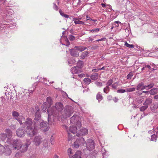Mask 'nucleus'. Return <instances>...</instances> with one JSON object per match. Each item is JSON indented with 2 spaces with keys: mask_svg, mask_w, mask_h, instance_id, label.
I'll return each instance as SVG.
<instances>
[{
  "mask_svg": "<svg viewBox=\"0 0 158 158\" xmlns=\"http://www.w3.org/2000/svg\"><path fill=\"white\" fill-rule=\"evenodd\" d=\"M41 111L38 109L36 110L35 114V117L33 120L34 124L35 127V129L40 123V127L41 130L44 132L48 131L49 129L48 124L41 120L40 115Z\"/></svg>",
  "mask_w": 158,
  "mask_h": 158,
  "instance_id": "f257e3e1",
  "label": "nucleus"
},
{
  "mask_svg": "<svg viewBox=\"0 0 158 158\" xmlns=\"http://www.w3.org/2000/svg\"><path fill=\"white\" fill-rule=\"evenodd\" d=\"M63 108L62 104L60 102L56 103L54 106H52L50 109H48L47 113L48 114V121H49L51 119V116L60 117V115Z\"/></svg>",
  "mask_w": 158,
  "mask_h": 158,
  "instance_id": "f03ea898",
  "label": "nucleus"
},
{
  "mask_svg": "<svg viewBox=\"0 0 158 158\" xmlns=\"http://www.w3.org/2000/svg\"><path fill=\"white\" fill-rule=\"evenodd\" d=\"M32 119L30 118H27L24 123V126L26 127V132L28 136L29 137H32L35 135L37 132L35 125L34 128L33 129L32 126Z\"/></svg>",
  "mask_w": 158,
  "mask_h": 158,
  "instance_id": "7ed1b4c3",
  "label": "nucleus"
},
{
  "mask_svg": "<svg viewBox=\"0 0 158 158\" xmlns=\"http://www.w3.org/2000/svg\"><path fill=\"white\" fill-rule=\"evenodd\" d=\"M79 116L76 114H74L70 118V122L71 124L75 125L78 127H80L81 126V122L79 120Z\"/></svg>",
  "mask_w": 158,
  "mask_h": 158,
  "instance_id": "20e7f679",
  "label": "nucleus"
},
{
  "mask_svg": "<svg viewBox=\"0 0 158 158\" xmlns=\"http://www.w3.org/2000/svg\"><path fill=\"white\" fill-rule=\"evenodd\" d=\"M73 111L71 109V107H66L64 110L62 111L60 115L61 114L63 118H66L70 117L73 114Z\"/></svg>",
  "mask_w": 158,
  "mask_h": 158,
  "instance_id": "39448f33",
  "label": "nucleus"
},
{
  "mask_svg": "<svg viewBox=\"0 0 158 158\" xmlns=\"http://www.w3.org/2000/svg\"><path fill=\"white\" fill-rule=\"evenodd\" d=\"M85 142L83 137L79 138L77 139L75 142L74 143V148H77L80 146L84 145Z\"/></svg>",
  "mask_w": 158,
  "mask_h": 158,
  "instance_id": "423d86ee",
  "label": "nucleus"
},
{
  "mask_svg": "<svg viewBox=\"0 0 158 158\" xmlns=\"http://www.w3.org/2000/svg\"><path fill=\"white\" fill-rule=\"evenodd\" d=\"M31 143V141L30 139L27 140V142L25 144H22L20 146V151L22 152H24L26 151L28 149L29 146Z\"/></svg>",
  "mask_w": 158,
  "mask_h": 158,
  "instance_id": "0eeeda50",
  "label": "nucleus"
},
{
  "mask_svg": "<svg viewBox=\"0 0 158 158\" xmlns=\"http://www.w3.org/2000/svg\"><path fill=\"white\" fill-rule=\"evenodd\" d=\"M87 149L89 151L92 150L95 148V143L94 141L91 139H89L86 143Z\"/></svg>",
  "mask_w": 158,
  "mask_h": 158,
  "instance_id": "6e6552de",
  "label": "nucleus"
},
{
  "mask_svg": "<svg viewBox=\"0 0 158 158\" xmlns=\"http://www.w3.org/2000/svg\"><path fill=\"white\" fill-rule=\"evenodd\" d=\"M22 143L20 140L14 139L12 142V146L15 149L19 150L20 149V146L21 145Z\"/></svg>",
  "mask_w": 158,
  "mask_h": 158,
  "instance_id": "1a4fd4ad",
  "label": "nucleus"
},
{
  "mask_svg": "<svg viewBox=\"0 0 158 158\" xmlns=\"http://www.w3.org/2000/svg\"><path fill=\"white\" fill-rule=\"evenodd\" d=\"M88 133V130L85 128H82L78 131L77 135V136H82L86 135Z\"/></svg>",
  "mask_w": 158,
  "mask_h": 158,
  "instance_id": "9d476101",
  "label": "nucleus"
},
{
  "mask_svg": "<svg viewBox=\"0 0 158 158\" xmlns=\"http://www.w3.org/2000/svg\"><path fill=\"white\" fill-rule=\"evenodd\" d=\"M9 145H7L4 147V150H3V153L6 156L10 155L11 153V151Z\"/></svg>",
  "mask_w": 158,
  "mask_h": 158,
  "instance_id": "9b49d317",
  "label": "nucleus"
},
{
  "mask_svg": "<svg viewBox=\"0 0 158 158\" xmlns=\"http://www.w3.org/2000/svg\"><path fill=\"white\" fill-rule=\"evenodd\" d=\"M17 135L19 137H23L25 135V131L24 128H20L16 131Z\"/></svg>",
  "mask_w": 158,
  "mask_h": 158,
  "instance_id": "f8f14e48",
  "label": "nucleus"
},
{
  "mask_svg": "<svg viewBox=\"0 0 158 158\" xmlns=\"http://www.w3.org/2000/svg\"><path fill=\"white\" fill-rule=\"evenodd\" d=\"M42 138L40 136H35L34 139V142L36 146L39 145L42 142Z\"/></svg>",
  "mask_w": 158,
  "mask_h": 158,
  "instance_id": "ddd939ff",
  "label": "nucleus"
},
{
  "mask_svg": "<svg viewBox=\"0 0 158 158\" xmlns=\"http://www.w3.org/2000/svg\"><path fill=\"white\" fill-rule=\"evenodd\" d=\"M71 55L74 57H77L79 56V53L76 49H72L70 50Z\"/></svg>",
  "mask_w": 158,
  "mask_h": 158,
  "instance_id": "4468645a",
  "label": "nucleus"
},
{
  "mask_svg": "<svg viewBox=\"0 0 158 158\" xmlns=\"http://www.w3.org/2000/svg\"><path fill=\"white\" fill-rule=\"evenodd\" d=\"M101 152L103 158H107L109 155V152L104 148H102Z\"/></svg>",
  "mask_w": 158,
  "mask_h": 158,
  "instance_id": "2eb2a0df",
  "label": "nucleus"
},
{
  "mask_svg": "<svg viewBox=\"0 0 158 158\" xmlns=\"http://www.w3.org/2000/svg\"><path fill=\"white\" fill-rule=\"evenodd\" d=\"M71 71L73 74L78 73L80 72L79 68L76 66L73 67L71 69Z\"/></svg>",
  "mask_w": 158,
  "mask_h": 158,
  "instance_id": "dca6fc26",
  "label": "nucleus"
},
{
  "mask_svg": "<svg viewBox=\"0 0 158 158\" xmlns=\"http://www.w3.org/2000/svg\"><path fill=\"white\" fill-rule=\"evenodd\" d=\"M77 127L70 126L69 129V131L73 134H75L77 132Z\"/></svg>",
  "mask_w": 158,
  "mask_h": 158,
  "instance_id": "f3484780",
  "label": "nucleus"
},
{
  "mask_svg": "<svg viewBox=\"0 0 158 158\" xmlns=\"http://www.w3.org/2000/svg\"><path fill=\"white\" fill-rule=\"evenodd\" d=\"M5 132L6 135H7V139H9L12 136V131L9 129H6L5 130Z\"/></svg>",
  "mask_w": 158,
  "mask_h": 158,
  "instance_id": "a211bd4d",
  "label": "nucleus"
},
{
  "mask_svg": "<svg viewBox=\"0 0 158 158\" xmlns=\"http://www.w3.org/2000/svg\"><path fill=\"white\" fill-rule=\"evenodd\" d=\"M15 119L17 120L19 123L20 125L22 124V121L25 119V118L22 116H19V117H17L15 118Z\"/></svg>",
  "mask_w": 158,
  "mask_h": 158,
  "instance_id": "6ab92c4d",
  "label": "nucleus"
},
{
  "mask_svg": "<svg viewBox=\"0 0 158 158\" xmlns=\"http://www.w3.org/2000/svg\"><path fill=\"white\" fill-rule=\"evenodd\" d=\"M73 21H74V23L75 24H80L85 25V23L84 22L81 20H77V19L76 18L74 17L73 18Z\"/></svg>",
  "mask_w": 158,
  "mask_h": 158,
  "instance_id": "aec40b11",
  "label": "nucleus"
},
{
  "mask_svg": "<svg viewBox=\"0 0 158 158\" xmlns=\"http://www.w3.org/2000/svg\"><path fill=\"white\" fill-rule=\"evenodd\" d=\"M152 100L151 98H147L146 99L143 104L148 106V105H149L152 103Z\"/></svg>",
  "mask_w": 158,
  "mask_h": 158,
  "instance_id": "412c9836",
  "label": "nucleus"
},
{
  "mask_svg": "<svg viewBox=\"0 0 158 158\" xmlns=\"http://www.w3.org/2000/svg\"><path fill=\"white\" fill-rule=\"evenodd\" d=\"M158 91V88H153L150 90V94L154 95L156 94Z\"/></svg>",
  "mask_w": 158,
  "mask_h": 158,
  "instance_id": "4be33fe9",
  "label": "nucleus"
},
{
  "mask_svg": "<svg viewBox=\"0 0 158 158\" xmlns=\"http://www.w3.org/2000/svg\"><path fill=\"white\" fill-rule=\"evenodd\" d=\"M75 48L77 51H79L81 52L84 51L87 49V48L86 47L81 46H75Z\"/></svg>",
  "mask_w": 158,
  "mask_h": 158,
  "instance_id": "5701e85b",
  "label": "nucleus"
},
{
  "mask_svg": "<svg viewBox=\"0 0 158 158\" xmlns=\"http://www.w3.org/2000/svg\"><path fill=\"white\" fill-rule=\"evenodd\" d=\"M81 152L80 151H77L73 156V158H81Z\"/></svg>",
  "mask_w": 158,
  "mask_h": 158,
  "instance_id": "b1692460",
  "label": "nucleus"
},
{
  "mask_svg": "<svg viewBox=\"0 0 158 158\" xmlns=\"http://www.w3.org/2000/svg\"><path fill=\"white\" fill-rule=\"evenodd\" d=\"M98 73H94L93 74L90 76V78L92 80H95L98 78Z\"/></svg>",
  "mask_w": 158,
  "mask_h": 158,
  "instance_id": "393cba45",
  "label": "nucleus"
},
{
  "mask_svg": "<svg viewBox=\"0 0 158 158\" xmlns=\"http://www.w3.org/2000/svg\"><path fill=\"white\" fill-rule=\"evenodd\" d=\"M37 85V82H35L33 85L32 87L30 88L28 90V91H29V92L30 93H32L33 92V91H34Z\"/></svg>",
  "mask_w": 158,
  "mask_h": 158,
  "instance_id": "a878e982",
  "label": "nucleus"
},
{
  "mask_svg": "<svg viewBox=\"0 0 158 158\" xmlns=\"http://www.w3.org/2000/svg\"><path fill=\"white\" fill-rule=\"evenodd\" d=\"M89 54V52L87 51H85L83 52L81 56V58L82 59H84Z\"/></svg>",
  "mask_w": 158,
  "mask_h": 158,
  "instance_id": "bb28decb",
  "label": "nucleus"
},
{
  "mask_svg": "<svg viewBox=\"0 0 158 158\" xmlns=\"http://www.w3.org/2000/svg\"><path fill=\"white\" fill-rule=\"evenodd\" d=\"M103 98L102 95L100 94V92H98L96 95V98L99 102L102 100Z\"/></svg>",
  "mask_w": 158,
  "mask_h": 158,
  "instance_id": "cd10ccee",
  "label": "nucleus"
},
{
  "mask_svg": "<svg viewBox=\"0 0 158 158\" xmlns=\"http://www.w3.org/2000/svg\"><path fill=\"white\" fill-rule=\"evenodd\" d=\"M143 85V82H141L138 84L137 86V89L138 90H142V87Z\"/></svg>",
  "mask_w": 158,
  "mask_h": 158,
  "instance_id": "c85d7f7f",
  "label": "nucleus"
},
{
  "mask_svg": "<svg viewBox=\"0 0 158 158\" xmlns=\"http://www.w3.org/2000/svg\"><path fill=\"white\" fill-rule=\"evenodd\" d=\"M42 110L43 111L46 112V110L48 108V105L46 102L44 103L41 106Z\"/></svg>",
  "mask_w": 158,
  "mask_h": 158,
  "instance_id": "c756f323",
  "label": "nucleus"
},
{
  "mask_svg": "<svg viewBox=\"0 0 158 158\" xmlns=\"http://www.w3.org/2000/svg\"><path fill=\"white\" fill-rule=\"evenodd\" d=\"M7 137V135L6 134L2 133L0 134V139L2 141L4 140Z\"/></svg>",
  "mask_w": 158,
  "mask_h": 158,
  "instance_id": "7c9ffc66",
  "label": "nucleus"
},
{
  "mask_svg": "<svg viewBox=\"0 0 158 158\" xmlns=\"http://www.w3.org/2000/svg\"><path fill=\"white\" fill-rule=\"evenodd\" d=\"M83 65V62L82 61L79 60L77 63V67L79 69H81Z\"/></svg>",
  "mask_w": 158,
  "mask_h": 158,
  "instance_id": "2f4dec72",
  "label": "nucleus"
},
{
  "mask_svg": "<svg viewBox=\"0 0 158 158\" xmlns=\"http://www.w3.org/2000/svg\"><path fill=\"white\" fill-rule=\"evenodd\" d=\"M158 108V104H155L152 105L151 106V108L152 110H155Z\"/></svg>",
  "mask_w": 158,
  "mask_h": 158,
  "instance_id": "473e14b6",
  "label": "nucleus"
},
{
  "mask_svg": "<svg viewBox=\"0 0 158 158\" xmlns=\"http://www.w3.org/2000/svg\"><path fill=\"white\" fill-rule=\"evenodd\" d=\"M113 82V79H110L108 80L106 84V86L109 87L111 85Z\"/></svg>",
  "mask_w": 158,
  "mask_h": 158,
  "instance_id": "72a5a7b5",
  "label": "nucleus"
},
{
  "mask_svg": "<svg viewBox=\"0 0 158 158\" xmlns=\"http://www.w3.org/2000/svg\"><path fill=\"white\" fill-rule=\"evenodd\" d=\"M59 12L60 14V15L63 17H64L65 18H69V15L64 14V13L63 12H62L61 10H59Z\"/></svg>",
  "mask_w": 158,
  "mask_h": 158,
  "instance_id": "f704fd0d",
  "label": "nucleus"
},
{
  "mask_svg": "<svg viewBox=\"0 0 158 158\" xmlns=\"http://www.w3.org/2000/svg\"><path fill=\"white\" fill-rule=\"evenodd\" d=\"M46 101L49 106H51L52 103V100L51 98L48 97L47 98Z\"/></svg>",
  "mask_w": 158,
  "mask_h": 158,
  "instance_id": "c9c22d12",
  "label": "nucleus"
},
{
  "mask_svg": "<svg viewBox=\"0 0 158 158\" xmlns=\"http://www.w3.org/2000/svg\"><path fill=\"white\" fill-rule=\"evenodd\" d=\"M67 130L68 134V140L69 141L72 140L73 139V137L70 134L68 129H67Z\"/></svg>",
  "mask_w": 158,
  "mask_h": 158,
  "instance_id": "e433bc0d",
  "label": "nucleus"
},
{
  "mask_svg": "<svg viewBox=\"0 0 158 158\" xmlns=\"http://www.w3.org/2000/svg\"><path fill=\"white\" fill-rule=\"evenodd\" d=\"M110 91V88L109 87L106 86L103 89L104 92L106 93L107 94Z\"/></svg>",
  "mask_w": 158,
  "mask_h": 158,
  "instance_id": "4c0bfd02",
  "label": "nucleus"
},
{
  "mask_svg": "<svg viewBox=\"0 0 158 158\" xmlns=\"http://www.w3.org/2000/svg\"><path fill=\"white\" fill-rule=\"evenodd\" d=\"M124 45L129 48H133L134 47V45L129 44L127 42H125Z\"/></svg>",
  "mask_w": 158,
  "mask_h": 158,
  "instance_id": "58836bf2",
  "label": "nucleus"
},
{
  "mask_svg": "<svg viewBox=\"0 0 158 158\" xmlns=\"http://www.w3.org/2000/svg\"><path fill=\"white\" fill-rule=\"evenodd\" d=\"M135 87L127 88L126 89V92H128L135 91Z\"/></svg>",
  "mask_w": 158,
  "mask_h": 158,
  "instance_id": "ea45409f",
  "label": "nucleus"
},
{
  "mask_svg": "<svg viewBox=\"0 0 158 158\" xmlns=\"http://www.w3.org/2000/svg\"><path fill=\"white\" fill-rule=\"evenodd\" d=\"M12 115L13 117L15 118L17 117H19V114L16 111H13L12 112Z\"/></svg>",
  "mask_w": 158,
  "mask_h": 158,
  "instance_id": "a19ab883",
  "label": "nucleus"
},
{
  "mask_svg": "<svg viewBox=\"0 0 158 158\" xmlns=\"http://www.w3.org/2000/svg\"><path fill=\"white\" fill-rule=\"evenodd\" d=\"M144 106H141L140 108V110L141 111H143L146 109L148 107V106L146 105H143Z\"/></svg>",
  "mask_w": 158,
  "mask_h": 158,
  "instance_id": "79ce46f5",
  "label": "nucleus"
},
{
  "mask_svg": "<svg viewBox=\"0 0 158 158\" xmlns=\"http://www.w3.org/2000/svg\"><path fill=\"white\" fill-rule=\"evenodd\" d=\"M156 137H157L156 136V135H155V134L152 135L151 136V140L152 141H156Z\"/></svg>",
  "mask_w": 158,
  "mask_h": 158,
  "instance_id": "37998d69",
  "label": "nucleus"
},
{
  "mask_svg": "<svg viewBox=\"0 0 158 158\" xmlns=\"http://www.w3.org/2000/svg\"><path fill=\"white\" fill-rule=\"evenodd\" d=\"M120 23V22L118 21H117L114 22L112 23V25L113 26V27H117L118 26V23Z\"/></svg>",
  "mask_w": 158,
  "mask_h": 158,
  "instance_id": "c03bdc74",
  "label": "nucleus"
},
{
  "mask_svg": "<svg viewBox=\"0 0 158 158\" xmlns=\"http://www.w3.org/2000/svg\"><path fill=\"white\" fill-rule=\"evenodd\" d=\"M83 81L87 84H89L91 81V80L88 78H84Z\"/></svg>",
  "mask_w": 158,
  "mask_h": 158,
  "instance_id": "a18cd8bd",
  "label": "nucleus"
},
{
  "mask_svg": "<svg viewBox=\"0 0 158 158\" xmlns=\"http://www.w3.org/2000/svg\"><path fill=\"white\" fill-rule=\"evenodd\" d=\"M126 92V90L121 89H118L117 91V93H123Z\"/></svg>",
  "mask_w": 158,
  "mask_h": 158,
  "instance_id": "49530a36",
  "label": "nucleus"
},
{
  "mask_svg": "<svg viewBox=\"0 0 158 158\" xmlns=\"http://www.w3.org/2000/svg\"><path fill=\"white\" fill-rule=\"evenodd\" d=\"M100 30L99 28H95L90 30V31L93 33H95L96 32H98Z\"/></svg>",
  "mask_w": 158,
  "mask_h": 158,
  "instance_id": "de8ad7c7",
  "label": "nucleus"
},
{
  "mask_svg": "<svg viewBox=\"0 0 158 158\" xmlns=\"http://www.w3.org/2000/svg\"><path fill=\"white\" fill-rule=\"evenodd\" d=\"M4 147L0 144V155L2 154L3 153V150H4Z\"/></svg>",
  "mask_w": 158,
  "mask_h": 158,
  "instance_id": "09e8293b",
  "label": "nucleus"
},
{
  "mask_svg": "<svg viewBox=\"0 0 158 158\" xmlns=\"http://www.w3.org/2000/svg\"><path fill=\"white\" fill-rule=\"evenodd\" d=\"M154 85V84L153 83H151L150 84L147 85L148 89H149L152 88Z\"/></svg>",
  "mask_w": 158,
  "mask_h": 158,
  "instance_id": "8fccbe9b",
  "label": "nucleus"
},
{
  "mask_svg": "<svg viewBox=\"0 0 158 158\" xmlns=\"http://www.w3.org/2000/svg\"><path fill=\"white\" fill-rule=\"evenodd\" d=\"M75 39V37L74 36L71 35H69V39L70 40L73 41Z\"/></svg>",
  "mask_w": 158,
  "mask_h": 158,
  "instance_id": "3c124183",
  "label": "nucleus"
},
{
  "mask_svg": "<svg viewBox=\"0 0 158 158\" xmlns=\"http://www.w3.org/2000/svg\"><path fill=\"white\" fill-rule=\"evenodd\" d=\"M53 9L56 10V11H57L58 10V7L57 6H56V4L55 3H53Z\"/></svg>",
  "mask_w": 158,
  "mask_h": 158,
  "instance_id": "603ef678",
  "label": "nucleus"
},
{
  "mask_svg": "<svg viewBox=\"0 0 158 158\" xmlns=\"http://www.w3.org/2000/svg\"><path fill=\"white\" fill-rule=\"evenodd\" d=\"M96 85L98 87H101L102 85V83L100 82H95Z\"/></svg>",
  "mask_w": 158,
  "mask_h": 158,
  "instance_id": "864d4df0",
  "label": "nucleus"
},
{
  "mask_svg": "<svg viewBox=\"0 0 158 158\" xmlns=\"http://www.w3.org/2000/svg\"><path fill=\"white\" fill-rule=\"evenodd\" d=\"M68 153L69 156H70V155H71L72 153V149L70 148H69L68 150Z\"/></svg>",
  "mask_w": 158,
  "mask_h": 158,
  "instance_id": "5fc2aeb1",
  "label": "nucleus"
},
{
  "mask_svg": "<svg viewBox=\"0 0 158 158\" xmlns=\"http://www.w3.org/2000/svg\"><path fill=\"white\" fill-rule=\"evenodd\" d=\"M133 76V75L132 73H129V74L127 76V79H131V78Z\"/></svg>",
  "mask_w": 158,
  "mask_h": 158,
  "instance_id": "6e6d98bb",
  "label": "nucleus"
},
{
  "mask_svg": "<svg viewBox=\"0 0 158 158\" xmlns=\"http://www.w3.org/2000/svg\"><path fill=\"white\" fill-rule=\"evenodd\" d=\"M111 87L112 89H116L117 87V86L114 83L112 84L111 85Z\"/></svg>",
  "mask_w": 158,
  "mask_h": 158,
  "instance_id": "4d7b16f0",
  "label": "nucleus"
},
{
  "mask_svg": "<svg viewBox=\"0 0 158 158\" xmlns=\"http://www.w3.org/2000/svg\"><path fill=\"white\" fill-rule=\"evenodd\" d=\"M99 70V69H93L92 70V72H98Z\"/></svg>",
  "mask_w": 158,
  "mask_h": 158,
  "instance_id": "13d9d810",
  "label": "nucleus"
},
{
  "mask_svg": "<svg viewBox=\"0 0 158 158\" xmlns=\"http://www.w3.org/2000/svg\"><path fill=\"white\" fill-rule=\"evenodd\" d=\"M88 39V41L89 42L92 41H93L94 40V39H93L91 37H89V38Z\"/></svg>",
  "mask_w": 158,
  "mask_h": 158,
  "instance_id": "bf43d9fd",
  "label": "nucleus"
},
{
  "mask_svg": "<svg viewBox=\"0 0 158 158\" xmlns=\"http://www.w3.org/2000/svg\"><path fill=\"white\" fill-rule=\"evenodd\" d=\"M75 62V60H73L72 62H70L69 61H68V64L70 66H71V65L70 64H71V63H74Z\"/></svg>",
  "mask_w": 158,
  "mask_h": 158,
  "instance_id": "052dcab7",
  "label": "nucleus"
},
{
  "mask_svg": "<svg viewBox=\"0 0 158 158\" xmlns=\"http://www.w3.org/2000/svg\"><path fill=\"white\" fill-rule=\"evenodd\" d=\"M143 92L145 93L147 95L150 94V91H143Z\"/></svg>",
  "mask_w": 158,
  "mask_h": 158,
  "instance_id": "680f3d73",
  "label": "nucleus"
},
{
  "mask_svg": "<svg viewBox=\"0 0 158 158\" xmlns=\"http://www.w3.org/2000/svg\"><path fill=\"white\" fill-rule=\"evenodd\" d=\"M89 90V88H87V89H85L84 90H83V92L84 93H85V92H88V91Z\"/></svg>",
  "mask_w": 158,
  "mask_h": 158,
  "instance_id": "e2e57ef3",
  "label": "nucleus"
},
{
  "mask_svg": "<svg viewBox=\"0 0 158 158\" xmlns=\"http://www.w3.org/2000/svg\"><path fill=\"white\" fill-rule=\"evenodd\" d=\"M148 87L147 85H144V84H143V87H142V90L144 89H146V88Z\"/></svg>",
  "mask_w": 158,
  "mask_h": 158,
  "instance_id": "0e129e2a",
  "label": "nucleus"
},
{
  "mask_svg": "<svg viewBox=\"0 0 158 158\" xmlns=\"http://www.w3.org/2000/svg\"><path fill=\"white\" fill-rule=\"evenodd\" d=\"M156 136L158 137V127L156 128Z\"/></svg>",
  "mask_w": 158,
  "mask_h": 158,
  "instance_id": "69168bd1",
  "label": "nucleus"
},
{
  "mask_svg": "<svg viewBox=\"0 0 158 158\" xmlns=\"http://www.w3.org/2000/svg\"><path fill=\"white\" fill-rule=\"evenodd\" d=\"M101 41H105L106 40V38L105 37H103L100 39Z\"/></svg>",
  "mask_w": 158,
  "mask_h": 158,
  "instance_id": "338daca9",
  "label": "nucleus"
},
{
  "mask_svg": "<svg viewBox=\"0 0 158 158\" xmlns=\"http://www.w3.org/2000/svg\"><path fill=\"white\" fill-rule=\"evenodd\" d=\"M154 99L158 100V94L155 95L154 97Z\"/></svg>",
  "mask_w": 158,
  "mask_h": 158,
  "instance_id": "774afa93",
  "label": "nucleus"
}]
</instances>
